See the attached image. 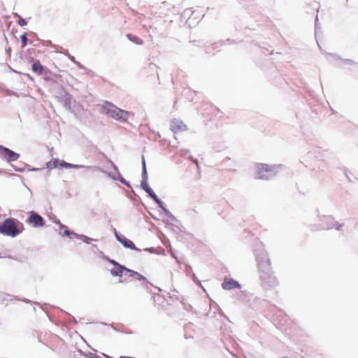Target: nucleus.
Masks as SVG:
<instances>
[{
    "label": "nucleus",
    "mask_w": 358,
    "mask_h": 358,
    "mask_svg": "<svg viewBox=\"0 0 358 358\" xmlns=\"http://www.w3.org/2000/svg\"><path fill=\"white\" fill-rule=\"evenodd\" d=\"M20 38H21V43H22V48H24L27 44V34L24 33L21 36H20Z\"/></svg>",
    "instance_id": "obj_15"
},
{
    "label": "nucleus",
    "mask_w": 358,
    "mask_h": 358,
    "mask_svg": "<svg viewBox=\"0 0 358 358\" xmlns=\"http://www.w3.org/2000/svg\"><path fill=\"white\" fill-rule=\"evenodd\" d=\"M146 192L152 197L157 203H161L162 201L158 198V196L155 194L154 191L152 189H146Z\"/></svg>",
    "instance_id": "obj_14"
},
{
    "label": "nucleus",
    "mask_w": 358,
    "mask_h": 358,
    "mask_svg": "<svg viewBox=\"0 0 358 358\" xmlns=\"http://www.w3.org/2000/svg\"><path fill=\"white\" fill-rule=\"evenodd\" d=\"M27 222L34 227H41L45 224L43 217L34 212L31 213Z\"/></svg>",
    "instance_id": "obj_7"
},
{
    "label": "nucleus",
    "mask_w": 358,
    "mask_h": 358,
    "mask_svg": "<svg viewBox=\"0 0 358 358\" xmlns=\"http://www.w3.org/2000/svg\"><path fill=\"white\" fill-rule=\"evenodd\" d=\"M109 262H110L112 264L115 265V266H118V265H120V264H118L117 262H115V260H113V259H110V260H109Z\"/></svg>",
    "instance_id": "obj_19"
},
{
    "label": "nucleus",
    "mask_w": 358,
    "mask_h": 358,
    "mask_svg": "<svg viewBox=\"0 0 358 358\" xmlns=\"http://www.w3.org/2000/svg\"><path fill=\"white\" fill-rule=\"evenodd\" d=\"M17 221L14 219L8 218L0 224V234L6 236L15 237L18 235L21 230L18 229Z\"/></svg>",
    "instance_id": "obj_2"
},
{
    "label": "nucleus",
    "mask_w": 358,
    "mask_h": 358,
    "mask_svg": "<svg viewBox=\"0 0 358 358\" xmlns=\"http://www.w3.org/2000/svg\"><path fill=\"white\" fill-rule=\"evenodd\" d=\"M82 239H83L85 242H86V243H89V241H88L90 240V238H89L88 237L85 236H82Z\"/></svg>",
    "instance_id": "obj_20"
},
{
    "label": "nucleus",
    "mask_w": 358,
    "mask_h": 358,
    "mask_svg": "<svg viewBox=\"0 0 358 358\" xmlns=\"http://www.w3.org/2000/svg\"><path fill=\"white\" fill-rule=\"evenodd\" d=\"M170 129L174 134H180L187 130V126L180 119L173 118L170 121Z\"/></svg>",
    "instance_id": "obj_5"
},
{
    "label": "nucleus",
    "mask_w": 358,
    "mask_h": 358,
    "mask_svg": "<svg viewBox=\"0 0 358 358\" xmlns=\"http://www.w3.org/2000/svg\"><path fill=\"white\" fill-rule=\"evenodd\" d=\"M272 171L271 166L264 164H258L256 167V178L267 179Z\"/></svg>",
    "instance_id": "obj_4"
},
{
    "label": "nucleus",
    "mask_w": 358,
    "mask_h": 358,
    "mask_svg": "<svg viewBox=\"0 0 358 358\" xmlns=\"http://www.w3.org/2000/svg\"><path fill=\"white\" fill-rule=\"evenodd\" d=\"M194 162L195 164H196L197 167H199L198 161L197 160H194Z\"/></svg>",
    "instance_id": "obj_22"
},
{
    "label": "nucleus",
    "mask_w": 358,
    "mask_h": 358,
    "mask_svg": "<svg viewBox=\"0 0 358 358\" xmlns=\"http://www.w3.org/2000/svg\"><path fill=\"white\" fill-rule=\"evenodd\" d=\"M117 239L125 247L127 248H130L131 250H138V248H136L135 244L129 239L126 238L124 236H118L116 234Z\"/></svg>",
    "instance_id": "obj_8"
},
{
    "label": "nucleus",
    "mask_w": 358,
    "mask_h": 358,
    "mask_svg": "<svg viewBox=\"0 0 358 358\" xmlns=\"http://www.w3.org/2000/svg\"><path fill=\"white\" fill-rule=\"evenodd\" d=\"M222 287L224 289H232L239 288L240 285L237 281L231 278H225L222 284Z\"/></svg>",
    "instance_id": "obj_9"
},
{
    "label": "nucleus",
    "mask_w": 358,
    "mask_h": 358,
    "mask_svg": "<svg viewBox=\"0 0 358 358\" xmlns=\"http://www.w3.org/2000/svg\"><path fill=\"white\" fill-rule=\"evenodd\" d=\"M143 189L146 191V189H151V188L149 186L145 185V187H143Z\"/></svg>",
    "instance_id": "obj_21"
},
{
    "label": "nucleus",
    "mask_w": 358,
    "mask_h": 358,
    "mask_svg": "<svg viewBox=\"0 0 358 358\" xmlns=\"http://www.w3.org/2000/svg\"><path fill=\"white\" fill-rule=\"evenodd\" d=\"M61 162L59 161L57 159H52L50 162L47 163V168L50 169H52L55 168H57L58 166H60Z\"/></svg>",
    "instance_id": "obj_12"
},
{
    "label": "nucleus",
    "mask_w": 358,
    "mask_h": 358,
    "mask_svg": "<svg viewBox=\"0 0 358 358\" xmlns=\"http://www.w3.org/2000/svg\"><path fill=\"white\" fill-rule=\"evenodd\" d=\"M269 273H267L266 272H262V274L261 275V278L263 281L265 282H268V278H270Z\"/></svg>",
    "instance_id": "obj_16"
},
{
    "label": "nucleus",
    "mask_w": 358,
    "mask_h": 358,
    "mask_svg": "<svg viewBox=\"0 0 358 358\" xmlns=\"http://www.w3.org/2000/svg\"><path fill=\"white\" fill-rule=\"evenodd\" d=\"M61 229H64V231L63 233L60 232V234L63 236H70L71 238H72V236H77V234L74 232H70V231L68 229V227H66V226H64L62 224H61Z\"/></svg>",
    "instance_id": "obj_13"
},
{
    "label": "nucleus",
    "mask_w": 358,
    "mask_h": 358,
    "mask_svg": "<svg viewBox=\"0 0 358 358\" xmlns=\"http://www.w3.org/2000/svg\"><path fill=\"white\" fill-rule=\"evenodd\" d=\"M32 71L38 75H41L43 73L44 68L40 64L39 61H36L31 66Z\"/></svg>",
    "instance_id": "obj_10"
},
{
    "label": "nucleus",
    "mask_w": 358,
    "mask_h": 358,
    "mask_svg": "<svg viewBox=\"0 0 358 358\" xmlns=\"http://www.w3.org/2000/svg\"><path fill=\"white\" fill-rule=\"evenodd\" d=\"M18 24L21 27L22 26H24L27 24V22L25 21V20L22 19V18H20L19 20H18Z\"/></svg>",
    "instance_id": "obj_18"
},
{
    "label": "nucleus",
    "mask_w": 358,
    "mask_h": 358,
    "mask_svg": "<svg viewBox=\"0 0 358 358\" xmlns=\"http://www.w3.org/2000/svg\"><path fill=\"white\" fill-rule=\"evenodd\" d=\"M127 37L128 38V39L130 41H131L137 45H143V39H141V38H139L138 36H137L136 35L128 34H127Z\"/></svg>",
    "instance_id": "obj_11"
},
{
    "label": "nucleus",
    "mask_w": 358,
    "mask_h": 358,
    "mask_svg": "<svg viewBox=\"0 0 358 358\" xmlns=\"http://www.w3.org/2000/svg\"><path fill=\"white\" fill-rule=\"evenodd\" d=\"M0 155L8 162L16 161L20 157L19 154L1 145Z\"/></svg>",
    "instance_id": "obj_6"
},
{
    "label": "nucleus",
    "mask_w": 358,
    "mask_h": 358,
    "mask_svg": "<svg viewBox=\"0 0 358 358\" xmlns=\"http://www.w3.org/2000/svg\"><path fill=\"white\" fill-rule=\"evenodd\" d=\"M2 173V171H1V170H0V173Z\"/></svg>",
    "instance_id": "obj_23"
},
{
    "label": "nucleus",
    "mask_w": 358,
    "mask_h": 358,
    "mask_svg": "<svg viewBox=\"0 0 358 358\" xmlns=\"http://www.w3.org/2000/svg\"><path fill=\"white\" fill-rule=\"evenodd\" d=\"M124 271L130 273V275H129L130 276H132V277L137 276V278L139 279H141V278L145 279V278L143 276H142L141 274H139L138 273L133 271L130 269H128L122 265H118V266H115V268L110 269V274L113 276L121 277Z\"/></svg>",
    "instance_id": "obj_3"
},
{
    "label": "nucleus",
    "mask_w": 358,
    "mask_h": 358,
    "mask_svg": "<svg viewBox=\"0 0 358 358\" xmlns=\"http://www.w3.org/2000/svg\"><path fill=\"white\" fill-rule=\"evenodd\" d=\"M60 166L61 167H64V168H72V167H74L73 165H72V164H71L69 163L65 162L64 161L61 162Z\"/></svg>",
    "instance_id": "obj_17"
},
{
    "label": "nucleus",
    "mask_w": 358,
    "mask_h": 358,
    "mask_svg": "<svg viewBox=\"0 0 358 358\" xmlns=\"http://www.w3.org/2000/svg\"><path fill=\"white\" fill-rule=\"evenodd\" d=\"M102 108L106 114L116 120L126 122L129 117L128 111L122 110L110 102H105Z\"/></svg>",
    "instance_id": "obj_1"
}]
</instances>
